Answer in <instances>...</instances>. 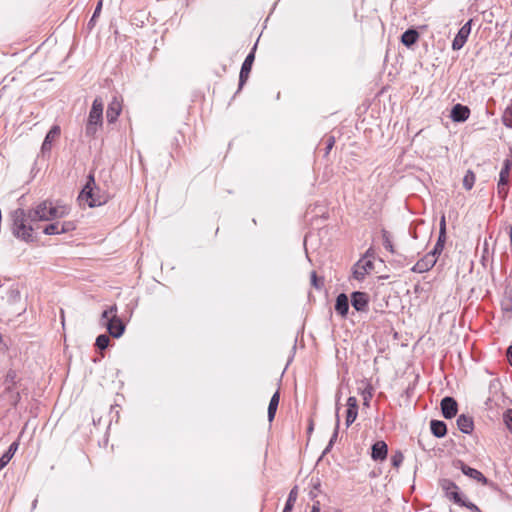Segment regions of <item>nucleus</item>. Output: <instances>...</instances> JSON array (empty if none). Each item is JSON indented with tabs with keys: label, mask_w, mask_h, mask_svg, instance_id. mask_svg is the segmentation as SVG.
I'll list each match as a JSON object with an SVG mask.
<instances>
[{
	"label": "nucleus",
	"mask_w": 512,
	"mask_h": 512,
	"mask_svg": "<svg viewBox=\"0 0 512 512\" xmlns=\"http://www.w3.org/2000/svg\"><path fill=\"white\" fill-rule=\"evenodd\" d=\"M358 415V403L354 396L347 399V411H346V426L349 427L357 418Z\"/></svg>",
	"instance_id": "nucleus-10"
},
{
	"label": "nucleus",
	"mask_w": 512,
	"mask_h": 512,
	"mask_svg": "<svg viewBox=\"0 0 512 512\" xmlns=\"http://www.w3.org/2000/svg\"><path fill=\"white\" fill-rule=\"evenodd\" d=\"M457 426L461 432L470 434L473 431L474 423L471 417L460 415L457 419Z\"/></svg>",
	"instance_id": "nucleus-17"
},
{
	"label": "nucleus",
	"mask_w": 512,
	"mask_h": 512,
	"mask_svg": "<svg viewBox=\"0 0 512 512\" xmlns=\"http://www.w3.org/2000/svg\"><path fill=\"white\" fill-rule=\"evenodd\" d=\"M279 400H280V394L278 391H276L273 396L271 397L270 399V403H269V406H268V420L271 422L274 417H275V414H276V411H277V407L279 405Z\"/></svg>",
	"instance_id": "nucleus-21"
},
{
	"label": "nucleus",
	"mask_w": 512,
	"mask_h": 512,
	"mask_svg": "<svg viewBox=\"0 0 512 512\" xmlns=\"http://www.w3.org/2000/svg\"><path fill=\"white\" fill-rule=\"evenodd\" d=\"M103 122V102L100 98H96L93 103L91 110L89 112L87 124H86V134L89 136H93L97 130L102 126Z\"/></svg>",
	"instance_id": "nucleus-3"
},
{
	"label": "nucleus",
	"mask_w": 512,
	"mask_h": 512,
	"mask_svg": "<svg viewBox=\"0 0 512 512\" xmlns=\"http://www.w3.org/2000/svg\"><path fill=\"white\" fill-rule=\"evenodd\" d=\"M349 309V300L346 294H339L336 298L335 310L342 317L346 316Z\"/></svg>",
	"instance_id": "nucleus-16"
},
{
	"label": "nucleus",
	"mask_w": 512,
	"mask_h": 512,
	"mask_svg": "<svg viewBox=\"0 0 512 512\" xmlns=\"http://www.w3.org/2000/svg\"><path fill=\"white\" fill-rule=\"evenodd\" d=\"M362 397H363V404L365 406L369 405V402L372 398V387L370 384H366V386L360 391Z\"/></svg>",
	"instance_id": "nucleus-28"
},
{
	"label": "nucleus",
	"mask_w": 512,
	"mask_h": 512,
	"mask_svg": "<svg viewBox=\"0 0 512 512\" xmlns=\"http://www.w3.org/2000/svg\"><path fill=\"white\" fill-rule=\"evenodd\" d=\"M444 489L446 490V494L448 497L452 498L456 502L460 501L459 493L457 492V487L454 484L447 483V485L444 486Z\"/></svg>",
	"instance_id": "nucleus-26"
},
{
	"label": "nucleus",
	"mask_w": 512,
	"mask_h": 512,
	"mask_svg": "<svg viewBox=\"0 0 512 512\" xmlns=\"http://www.w3.org/2000/svg\"><path fill=\"white\" fill-rule=\"evenodd\" d=\"M121 111H122L121 101L118 100L117 98H113V100L109 103L108 108H107V112H106L107 120L110 123L115 122L116 119L118 118V116L120 115Z\"/></svg>",
	"instance_id": "nucleus-11"
},
{
	"label": "nucleus",
	"mask_w": 512,
	"mask_h": 512,
	"mask_svg": "<svg viewBox=\"0 0 512 512\" xmlns=\"http://www.w3.org/2000/svg\"><path fill=\"white\" fill-rule=\"evenodd\" d=\"M373 269V263L368 259H360L354 266L353 275L357 280H362Z\"/></svg>",
	"instance_id": "nucleus-7"
},
{
	"label": "nucleus",
	"mask_w": 512,
	"mask_h": 512,
	"mask_svg": "<svg viewBox=\"0 0 512 512\" xmlns=\"http://www.w3.org/2000/svg\"><path fill=\"white\" fill-rule=\"evenodd\" d=\"M297 497H298V488L294 487L289 493V496H288V499H287V502H286L283 512H292V509L297 500Z\"/></svg>",
	"instance_id": "nucleus-25"
},
{
	"label": "nucleus",
	"mask_w": 512,
	"mask_h": 512,
	"mask_svg": "<svg viewBox=\"0 0 512 512\" xmlns=\"http://www.w3.org/2000/svg\"><path fill=\"white\" fill-rule=\"evenodd\" d=\"M254 61V53L251 52L245 59L244 63L242 64L241 71H240V83H244L251 71V67Z\"/></svg>",
	"instance_id": "nucleus-18"
},
{
	"label": "nucleus",
	"mask_w": 512,
	"mask_h": 512,
	"mask_svg": "<svg viewBox=\"0 0 512 512\" xmlns=\"http://www.w3.org/2000/svg\"><path fill=\"white\" fill-rule=\"evenodd\" d=\"M333 144H334V140L330 139L329 143H328V146H327L328 150L332 148Z\"/></svg>",
	"instance_id": "nucleus-43"
},
{
	"label": "nucleus",
	"mask_w": 512,
	"mask_h": 512,
	"mask_svg": "<svg viewBox=\"0 0 512 512\" xmlns=\"http://www.w3.org/2000/svg\"><path fill=\"white\" fill-rule=\"evenodd\" d=\"M17 448H18V443H17V442H13V443L10 445V447H9L8 451H7V452H5V453L2 455L1 459H2L6 464H8V463H9V461L11 460V458L13 457V455L15 454V452L17 451Z\"/></svg>",
	"instance_id": "nucleus-29"
},
{
	"label": "nucleus",
	"mask_w": 512,
	"mask_h": 512,
	"mask_svg": "<svg viewBox=\"0 0 512 512\" xmlns=\"http://www.w3.org/2000/svg\"><path fill=\"white\" fill-rule=\"evenodd\" d=\"M404 460V456L402 454V452L400 451H396L392 456H391V462H392V465L396 468L400 467V465L402 464Z\"/></svg>",
	"instance_id": "nucleus-31"
},
{
	"label": "nucleus",
	"mask_w": 512,
	"mask_h": 512,
	"mask_svg": "<svg viewBox=\"0 0 512 512\" xmlns=\"http://www.w3.org/2000/svg\"><path fill=\"white\" fill-rule=\"evenodd\" d=\"M60 135L59 126H53L47 133L44 142L42 144V152L50 151L53 141H55Z\"/></svg>",
	"instance_id": "nucleus-15"
},
{
	"label": "nucleus",
	"mask_w": 512,
	"mask_h": 512,
	"mask_svg": "<svg viewBox=\"0 0 512 512\" xmlns=\"http://www.w3.org/2000/svg\"><path fill=\"white\" fill-rule=\"evenodd\" d=\"M458 405L452 397H445L441 401L442 414L445 418L451 419L457 414Z\"/></svg>",
	"instance_id": "nucleus-9"
},
{
	"label": "nucleus",
	"mask_w": 512,
	"mask_h": 512,
	"mask_svg": "<svg viewBox=\"0 0 512 512\" xmlns=\"http://www.w3.org/2000/svg\"><path fill=\"white\" fill-rule=\"evenodd\" d=\"M416 268H417V270H418L419 272H422V271L424 270V267L422 266L421 262H418V263L416 264Z\"/></svg>",
	"instance_id": "nucleus-41"
},
{
	"label": "nucleus",
	"mask_w": 512,
	"mask_h": 512,
	"mask_svg": "<svg viewBox=\"0 0 512 512\" xmlns=\"http://www.w3.org/2000/svg\"><path fill=\"white\" fill-rule=\"evenodd\" d=\"M418 38L419 33L414 29H409L402 34L401 42L405 46L410 47L417 42Z\"/></svg>",
	"instance_id": "nucleus-19"
},
{
	"label": "nucleus",
	"mask_w": 512,
	"mask_h": 512,
	"mask_svg": "<svg viewBox=\"0 0 512 512\" xmlns=\"http://www.w3.org/2000/svg\"><path fill=\"white\" fill-rule=\"evenodd\" d=\"M311 284L316 288L320 289L323 285V282L318 279L317 274L315 271L311 273Z\"/></svg>",
	"instance_id": "nucleus-34"
},
{
	"label": "nucleus",
	"mask_w": 512,
	"mask_h": 512,
	"mask_svg": "<svg viewBox=\"0 0 512 512\" xmlns=\"http://www.w3.org/2000/svg\"><path fill=\"white\" fill-rule=\"evenodd\" d=\"M311 512H320V503L318 501L312 506Z\"/></svg>",
	"instance_id": "nucleus-40"
},
{
	"label": "nucleus",
	"mask_w": 512,
	"mask_h": 512,
	"mask_svg": "<svg viewBox=\"0 0 512 512\" xmlns=\"http://www.w3.org/2000/svg\"><path fill=\"white\" fill-rule=\"evenodd\" d=\"M498 193L500 195H502L503 197H505L507 195V188H506V186H501V187L498 186Z\"/></svg>",
	"instance_id": "nucleus-38"
},
{
	"label": "nucleus",
	"mask_w": 512,
	"mask_h": 512,
	"mask_svg": "<svg viewBox=\"0 0 512 512\" xmlns=\"http://www.w3.org/2000/svg\"><path fill=\"white\" fill-rule=\"evenodd\" d=\"M470 31H471V26H470V21H469L460 28L457 35L455 36V38L452 42L453 50H459L464 46V44L466 43L467 38L470 34Z\"/></svg>",
	"instance_id": "nucleus-8"
},
{
	"label": "nucleus",
	"mask_w": 512,
	"mask_h": 512,
	"mask_svg": "<svg viewBox=\"0 0 512 512\" xmlns=\"http://www.w3.org/2000/svg\"><path fill=\"white\" fill-rule=\"evenodd\" d=\"M511 166H512V164L510 163L509 160H506L504 162V166L501 169V172H500V175H499V181H498V186L499 187L507 186L508 180H509V173H510Z\"/></svg>",
	"instance_id": "nucleus-22"
},
{
	"label": "nucleus",
	"mask_w": 512,
	"mask_h": 512,
	"mask_svg": "<svg viewBox=\"0 0 512 512\" xmlns=\"http://www.w3.org/2000/svg\"><path fill=\"white\" fill-rule=\"evenodd\" d=\"M369 297L363 292H354L352 294V306L357 311H364L367 308Z\"/></svg>",
	"instance_id": "nucleus-12"
},
{
	"label": "nucleus",
	"mask_w": 512,
	"mask_h": 512,
	"mask_svg": "<svg viewBox=\"0 0 512 512\" xmlns=\"http://www.w3.org/2000/svg\"><path fill=\"white\" fill-rule=\"evenodd\" d=\"M430 426H431L432 433L436 437L441 438V437L445 436L447 429H446V425L444 422L433 420V421H431Z\"/></svg>",
	"instance_id": "nucleus-23"
},
{
	"label": "nucleus",
	"mask_w": 512,
	"mask_h": 512,
	"mask_svg": "<svg viewBox=\"0 0 512 512\" xmlns=\"http://www.w3.org/2000/svg\"><path fill=\"white\" fill-rule=\"evenodd\" d=\"M446 241V235L443 237L442 234L439 233L438 241L434 247L431 256H428V262L431 266H433L436 262L435 255L440 254L444 248V244Z\"/></svg>",
	"instance_id": "nucleus-20"
},
{
	"label": "nucleus",
	"mask_w": 512,
	"mask_h": 512,
	"mask_svg": "<svg viewBox=\"0 0 512 512\" xmlns=\"http://www.w3.org/2000/svg\"><path fill=\"white\" fill-rule=\"evenodd\" d=\"M13 234L22 240L28 241L32 238V227L26 224V217L23 210L13 212Z\"/></svg>",
	"instance_id": "nucleus-5"
},
{
	"label": "nucleus",
	"mask_w": 512,
	"mask_h": 512,
	"mask_svg": "<svg viewBox=\"0 0 512 512\" xmlns=\"http://www.w3.org/2000/svg\"><path fill=\"white\" fill-rule=\"evenodd\" d=\"M387 452H388L387 444L384 441H377L372 446L371 457L374 460H381V461H383L387 457Z\"/></svg>",
	"instance_id": "nucleus-14"
},
{
	"label": "nucleus",
	"mask_w": 512,
	"mask_h": 512,
	"mask_svg": "<svg viewBox=\"0 0 512 512\" xmlns=\"http://www.w3.org/2000/svg\"><path fill=\"white\" fill-rule=\"evenodd\" d=\"M101 6H102V2L100 1V2L98 3V5H97V7H96L95 11H94V14H93V16H92V18H91V21H93V20L98 16V14H99V13H100V11H101Z\"/></svg>",
	"instance_id": "nucleus-37"
},
{
	"label": "nucleus",
	"mask_w": 512,
	"mask_h": 512,
	"mask_svg": "<svg viewBox=\"0 0 512 512\" xmlns=\"http://www.w3.org/2000/svg\"><path fill=\"white\" fill-rule=\"evenodd\" d=\"M440 234H442V236L444 237L445 234H446V221H445V216H442L441 217V221H440V231H439Z\"/></svg>",
	"instance_id": "nucleus-36"
},
{
	"label": "nucleus",
	"mask_w": 512,
	"mask_h": 512,
	"mask_svg": "<svg viewBox=\"0 0 512 512\" xmlns=\"http://www.w3.org/2000/svg\"><path fill=\"white\" fill-rule=\"evenodd\" d=\"M385 247H386L387 249H389L390 251H393V250H392V245H391V243H390L389 241H387V243H386Z\"/></svg>",
	"instance_id": "nucleus-44"
},
{
	"label": "nucleus",
	"mask_w": 512,
	"mask_h": 512,
	"mask_svg": "<svg viewBox=\"0 0 512 512\" xmlns=\"http://www.w3.org/2000/svg\"><path fill=\"white\" fill-rule=\"evenodd\" d=\"M94 183L93 176H89V181L85 185V187L82 189L81 193L79 194V201L81 203L87 204L89 207H95L100 206L102 204H105L107 202V197L104 195H100L98 192H95L92 184Z\"/></svg>",
	"instance_id": "nucleus-4"
},
{
	"label": "nucleus",
	"mask_w": 512,
	"mask_h": 512,
	"mask_svg": "<svg viewBox=\"0 0 512 512\" xmlns=\"http://www.w3.org/2000/svg\"><path fill=\"white\" fill-rule=\"evenodd\" d=\"M470 110L461 104H456L451 111V118L455 122H463L468 119Z\"/></svg>",
	"instance_id": "nucleus-13"
},
{
	"label": "nucleus",
	"mask_w": 512,
	"mask_h": 512,
	"mask_svg": "<svg viewBox=\"0 0 512 512\" xmlns=\"http://www.w3.org/2000/svg\"><path fill=\"white\" fill-rule=\"evenodd\" d=\"M51 223L47 225L43 232L46 235H60L72 232L76 229V222L74 220L67 219H58L54 221H50Z\"/></svg>",
	"instance_id": "nucleus-6"
},
{
	"label": "nucleus",
	"mask_w": 512,
	"mask_h": 512,
	"mask_svg": "<svg viewBox=\"0 0 512 512\" xmlns=\"http://www.w3.org/2000/svg\"><path fill=\"white\" fill-rule=\"evenodd\" d=\"M339 400L340 395H337V401H336V415H335V430L333 434V438H336L338 435L339 425H340V417H339Z\"/></svg>",
	"instance_id": "nucleus-32"
},
{
	"label": "nucleus",
	"mask_w": 512,
	"mask_h": 512,
	"mask_svg": "<svg viewBox=\"0 0 512 512\" xmlns=\"http://www.w3.org/2000/svg\"><path fill=\"white\" fill-rule=\"evenodd\" d=\"M100 324L114 338H120L125 332V324L118 317L117 305H111L102 312Z\"/></svg>",
	"instance_id": "nucleus-2"
},
{
	"label": "nucleus",
	"mask_w": 512,
	"mask_h": 512,
	"mask_svg": "<svg viewBox=\"0 0 512 512\" xmlns=\"http://www.w3.org/2000/svg\"><path fill=\"white\" fill-rule=\"evenodd\" d=\"M462 472L465 475L469 476L470 478H473L479 482H483V483L486 482V478L483 476V474L474 468H471L468 466H462Z\"/></svg>",
	"instance_id": "nucleus-24"
},
{
	"label": "nucleus",
	"mask_w": 512,
	"mask_h": 512,
	"mask_svg": "<svg viewBox=\"0 0 512 512\" xmlns=\"http://www.w3.org/2000/svg\"><path fill=\"white\" fill-rule=\"evenodd\" d=\"M504 422L509 429V431L512 433V410H508L504 415Z\"/></svg>",
	"instance_id": "nucleus-35"
},
{
	"label": "nucleus",
	"mask_w": 512,
	"mask_h": 512,
	"mask_svg": "<svg viewBox=\"0 0 512 512\" xmlns=\"http://www.w3.org/2000/svg\"><path fill=\"white\" fill-rule=\"evenodd\" d=\"M7 464L0 458V471L6 466Z\"/></svg>",
	"instance_id": "nucleus-42"
},
{
	"label": "nucleus",
	"mask_w": 512,
	"mask_h": 512,
	"mask_svg": "<svg viewBox=\"0 0 512 512\" xmlns=\"http://www.w3.org/2000/svg\"><path fill=\"white\" fill-rule=\"evenodd\" d=\"M503 120L506 126L512 128V104L506 109Z\"/></svg>",
	"instance_id": "nucleus-33"
},
{
	"label": "nucleus",
	"mask_w": 512,
	"mask_h": 512,
	"mask_svg": "<svg viewBox=\"0 0 512 512\" xmlns=\"http://www.w3.org/2000/svg\"><path fill=\"white\" fill-rule=\"evenodd\" d=\"M70 207L58 201H43L29 212L32 221H54L70 214Z\"/></svg>",
	"instance_id": "nucleus-1"
},
{
	"label": "nucleus",
	"mask_w": 512,
	"mask_h": 512,
	"mask_svg": "<svg viewBox=\"0 0 512 512\" xmlns=\"http://www.w3.org/2000/svg\"><path fill=\"white\" fill-rule=\"evenodd\" d=\"M109 342H110V339L107 335L105 334H102V335H99L97 338H96V346L103 350V349H106L109 345Z\"/></svg>",
	"instance_id": "nucleus-30"
},
{
	"label": "nucleus",
	"mask_w": 512,
	"mask_h": 512,
	"mask_svg": "<svg viewBox=\"0 0 512 512\" xmlns=\"http://www.w3.org/2000/svg\"><path fill=\"white\" fill-rule=\"evenodd\" d=\"M507 359L509 364L512 366V346H510L507 350Z\"/></svg>",
	"instance_id": "nucleus-39"
},
{
	"label": "nucleus",
	"mask_w": 512,
	"mask_h": 512,
	"mask_svg": "<svg viewBox=\"0 0 512 512\" xmlns=\"http://www.w3.org/2000/svg\"><path fill=\"white\" fill-rule=\"evenodd\" d=\"M475 183V175L472 171H467L463 178V186L465 189L470 190L472 189L473 185Z\"/></svg>",
	"instance_id": "nucleus-27"
}]
</instances>
